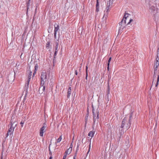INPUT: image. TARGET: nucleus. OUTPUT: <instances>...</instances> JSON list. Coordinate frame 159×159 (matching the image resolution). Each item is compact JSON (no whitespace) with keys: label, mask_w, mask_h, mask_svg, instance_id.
Instances as JSON below:
<instances>
[{"label":"nucleus","mask_w":159,"mask_h":159,"mask_svg":"<svg viewBox=\"0 0 159 159\" xmlns=\"http://www.w3.org/2000/svg\"><path fill=\"white\" fill-rule=\"evenodd\" d=\"M130 121L129 120H128L126 117H125L122 121L120 128L122 129L124 128L125 129H128L130 128Z\"/></svg>","instance_id":"obj_1"},{"label":"nucleus","mask_w":159,"mask_h":159,"mask_svg":"<svg viewBox=\"0 0 159 159\" xmlns=\"http://www.w3.org/2000/svg\"><path fill=\"white\" fill-rule=\"evenodd\" d=\"M16 120H14V118H12V116L10 121L11 124L10 128L7 131L8 133H9V134L10 135L12 134L14 129L16 126L17 124L16 123Z\"/></svg>","instance_id":"obj_2"},{"label":"nucleus","mask_w":159,"mask_h":159,"mask_svg":"<svg viewBox=\"0 0 159 159\" xmlns=\"http://www.w3.org/2000/svg\"><path fill=\"white\" fill-rule=\"evenodd\" d=\"M127 25L126 24V21L125 20L124 21L121 20V21L118 23L116 27H118V34H121L122 32V30L125 28V27Z\"/></svg>","instance_id":"obj_3"},{"label":"nucleus","mask_w":159,"mask_h":159,"mask_svg":"<svg viewBox=\"0 0 159 159\" xmlns=\"http://www.w3.org/2000/svg\"><path fill=\"white\" fill-rule=\"evenodd\" d=\"M48 79V74L46 72H42L41 75L40 83L41 84H44L45 82Z\"/></svg>","instance_id":"obj_4"},{"label":"nucleus","mask_w":159,"mask_h":159,"mask_svg":"<svg viewBox=\"0 0 159 159\" xmlns=\"http://www.w3.org/2000/svg\"><path fill=\"white\" fill-rule=\"evenodd\" d=\"M58 42H59V40L58 39L57 40V41H56L55 42V51L54 53V57H53V63H54V61H55V59L56 58V55H57V52L58 51Z\"/></svg>","instance_id":"obj_5"},{"label":"nucleus","mask_w":159,"mask_h":159,"mask_svg":"<svg viewBox=\"0 0 159 159\" xmlns=\"http://www.w3.org/2000/svg\"><path fill=\"white\" fill-rule=\"evenodd\" d=\"M113 1H114L113 0H109V1L107 2L106 7V12H109V10L112 7V5Z\"/></svg>","instance_id":"obj_6"},{"label":"nucleus","mask_w":159,"mask_h":159,"mask_svg":"<svg viewBox=\"0 0 159 159\" xmlns=\"http://www.w3.org/2000/svg\"><path fill=\"white\" fill-rule=\"evenodd\" d=\"M44 84L43 85L40 84V86L39 88V92L40 94H42L44 91L45 89V86Z\"/></svg>","instance_id":"obj_7"},{"label":"nucleus","mask_w":159,"mask_h":159,"mask_svg":"<svg viewBox=\"0 0 159 159\" xmlns=\"http://www.w3.org/2000/svg\"><path fill=\"white\" fill-rule=\"evenodd\" d=\"M92 112L93 115V125H94L96 121V118H95V117L96 116V114L94 112V109L93 105H92Z\"/></svg>","instance_id":"obj_8"},{"label":"nucleus","mask_w":159,"mask_h":159,"mask_svg":"<svg viewBox=\"0 0 159 159\" xmlns=\"http://www.w3.org/2000/svg\"><path fill=\"white\" fill-rule=\"evenodd\" d=\"M54 32L57 33L58 30H60L59 26L58 24L55 23L54 25Z\"/></svg>","instance_id":"obj_9"},{"label":"nucleus","mask_w":159,"mask_h":159,"mask_svg":"<svg viewBox=\"0 0 159 159\" xmlns=\"http://www.w3.org/2000/svg\"><path fill=\"white\" fill-rule=\"evenodd\" d=\"M30 1H29V0H28V1L26 3V7H27V8H26L27 11H26V14L27 15L28 11L29 10V7L30 6Z\"/></svg>","instance_id":"obj_10"},{"label":"nucleus","mask_w":159,"mask_h":159,"mask_svg":"<svg viewBox=\"0 0 159 159\" xmlns=\"http://www.w3.org/2000/svg\"><path fill=\"white\" fill-rule=\"evenodd\" d=\"M99 0H96V11L98 12L99 10V5L98 2Z\"/></svg>","instance_id":"obj_11"},{"label":"nucleus","mask_w":159,"mask_h":159,"mask_svg":"<svg viewBox=\"0 0 159 159\" xmlns=\"http://www.w3.org/2000/svg\"><path fill=\"white\" fill-rule=\"evenodd\" d=\"M67 93V98H69L70 97V94L71 93V87H69L68 89Z\"/></svg>","instance_id":"obj_12"},{"label":"nucleus","mask_w":159,"mask_h":159,"mask_svg":"<svg viewBox=\"0 0 159 159\" xmlns=\"http://www.w3.org/2000/svg\"><path fill=\"white\" fill-rule=\"evenodd\" d=\"M29 84L26 83L24 87V90L25 91V95L26 94L28 93V90L29 88Z\"/></svg>","instance_id":"obj_13"},{"label":"nucleus","mask_w":159,"mask_h":159,"mask_svg":"<svg viewBox=\"0 0 159 159\" xmlns=\"http://www.w3.org/2000/svg\"><path fill=\"white\" fill-rule=\"evenodd\" d=\"M70 153H69V150H66L65 152L64 156L62 159H66V157L67 156V154H69Z\"/></svg>","instance_id":"obj_14"},{"label":"nucleus","mask_w":159,"mask_h":159,"mask_svg":"<svg viewBox=\"0 0 159 159\" xmlns=\"http://www.w3.org/2000/svg\"><path fill=\"white\" fill-rule=\"evenodd\" d=\"M95 133V131H90L88 134V135L89 136L91 137V138L93 137Z\"/></svg>","instance_id":"obj_15"},{"label":"nucleus","mask_w":159,"mask_h":159,"mask_svg":"<svg viewBox=\"0 0 159 159\" xmlns=\"http://www.w3.org/2000/svg\"><path fill=\"white\" fill-rule=\"evenodd\" d=\"M79 145L78 144L77 145V147L75 152V155L73 157V159H76V156L77 155V151L79 150Z\"/></svg>","instance_id":"obj_16"},{"label":"nucleus","mask_w":159,"mask_h":159,"mask_svg":"<svg viewBox=\"0 0 159 159\" xmlns=\"http://www.w3.org/2000/svg\"><path fill=\"white\" fill-rule=\"evenodd\" d=\"M38 68V65L37 63H36L35 65L34 66V73H33V76L36 73V71H37V69Z\"/></svg>","instance_id":"obj_17"},{"label":"nucleus","mask_w":159,"mask_h":159,"mask_svg":"<svg viewBox=\"0 0 159 159\" xmlns=\"http://www.w3.org/2000/svg\"><path fill=\"white\" fill-rule=\"evenodd\" d=\"M129 15V14L125 13L122 19V20H123V21H124L125 20H126L127 17H128V16Z\"/></svg>","instance_id":"obj_18"},{"label":"nucleus","mask_w":159,"mask_h":159,"mask_svg":"<svg viewBox=\"0 0 159 159\" xmlns=\"http://www.w3.org/2000/svg\"><path fill=\"white\" fill-rule=\"evenodd\" d=\"M89 116V113H88L86 114V116H85V125H86V124L88 122Z\"/></svg>","instance_id":"obj_19"},{"label":"nucleus","mask_w":159,"mask_h":159,"mask_svg":"<svg viewBox=\"0 0 159 159\" xmlns=\"http://www.w3.org/2000/svg\"><path fill=\"white\" fill-rule=\"evenodd\" d=\"M124 134L123 130L122 129H120L119 132V134L120 135L119 139H120L121 136L122 135Z\"/></svg>","instance_id":"obj_20"},{"label":"nucleus","mask_w":159,"mask_h":159,"mask_svg":"<svg viewBox=\"0 0 159 159\" xmlns=\"http://www.w3.org/2000/svg\"><path fill=\"white\" fill-rule=\"evenodd\" d=\"M29 71H30V73L28 75V78L31 79V76L32 75V72L31 70H30V66H29Z\"/></svg>","instance_id":"obj_21"},{"label":"nucleus","mask_w":159,"mask_h":159,"mask_svg":"<svg viewBox=\"0 0 159 159\" xmlns=\"http://www.w3.org/2000/svg\"><path fill=\"white\" fill-rule=\"evenodd\" d=\"M47 124L45 123L43 124V126L40 128L43 131H45V128L47 127Z\"/></svg>","instance_id":"obj_22"},{"label":"nucleus","mask_w":159,"mask_h":159,"mask_svg":"<svg viewBox=\"0 0 159 159\" xmlns=\"http://www.w3.org/2000/svg\"><path fill=\"white\" fill-rule=\"evenodd\" d=\"M45 131H43L41 129H40V136L42 137L43 136L44 132H45Z\"/></svg>","instance_id":"obj_23"},{"label":"nucleus","mask_w":159,"mask_h":159,"mask_svg":"<svg viewBox=\"0 0 159 159\" xmlns=\"http://www.w3.org/2000/svg\"><path fill=\"white\" fill-rule=\"evenodd\" d=\"M107 98H108V94H110V87L109 85V83H108V85L107 86Z\"/></svg>","instance_id":"obj_24"},{"label":"nucleus","mask_w":159,"mask_h":159,"mask_svg":"<svg viewBox=\"0 0 159 159\" xmlns=\"http://www.w3.org/2000/svg\"><path fill=\"white\" fill-rule=\"evenodd\" d=\"M51 145V143L50 144H49V147H48L49 151V155H50V156H52V152L51 151L50 148V146Z\"/></svg>","instance_id":"obj_25"},{"label":"nucleus","mask_w":159,"mask_h":159,"mask_svg":"<svg viewBox=\"0 0 159 159\" xmlns=\"http://www.w3.org/2000/svg\"><path fill=\"white\" fill-rule=\"evenodd\" d=\"M86 76L85 77V80H87V78H88V67L87 66H86Z\"/></svg>","instance_id":"obj_26"},{"label":"nucleus","mask_w":159,"mask_h":159,"mask_svg":"<svg viewBox=\"0 0 159 159\" xmlns=\"http://www.w3.org/2000/svg\"><path fill=\"white\" fill-rule=\"evenodd\" d=\"M133 115V112H131L129 115V119H128V120H129L130 121L132 119Z\"/></svg>","instance_id":"obj_27"},{"label":"nucleus","mask_w":159,"mask_h":159,"mask_svg":"<svg viewBox=\"0 0 159 159\" xmlns=\"http://www.w3.org/2000/svg\"><path fill=\"white\" fill-rule=\"evenodd\" d=\"M72 143H71V145H70V147L67 150H69V153H70L71 152V151H72Z\"/></svg>","instance_id":"obj_28"},{"label":"nucleus","mask_w":159,"mask_h":159,"mask_svg":"<svg viewBox=\"0 0 159 159\" xmlns=\"http://www.w3.org/2000/svg\"><path fill=\"white\" fill-rule=\"evenodd\" d=\"M61 139H62V135H61L60 136L59 138L57 139L56 143H58L60 142L61 141Z\"/></svg>","instance_id":"obj_29"},{"label":"nucleus","mask_w":159,"mask_h":159,"mask_svg":"<svg viewBox=\"0 0 159 159\" xmlns=\"http://www.w3.org/2000/svg\"><path fill=\"white\" fill-rule=\"evenodd\" d=\"M159 81V75H157V82H156V85H155V86L156 87L157 86V85L158 84Z\"/></svg>","instance_id":"obj_30"},{"label":"nucleus","mask_w":159,"mask_h":159,"mask_svg":"<svg viewBox=\"0 0 159 159\" xmlns=\"http://www.w3.org/2000/svg\"><path fill=\"white\" fill-rule=\"evenodd\" d=\"M96 113H97V118L98 119L99 118V111L98 110V109H97Z\"/></svg>","instance_id":"obj_31"},{"label":"nucleus","mask_w":159,"mask_h":159,"mask_svg":"<svg viewBox=\"0 0 159 159\" xmlns=\"http://www.w3.org/2000/svg\"><path fill=\"white\" fill-rule=\"evenodd\" d=\"M50 45V41H48L47 42V43H46V48H47L48 49V48L49 47V46Z\"/></svg>","instance_id":"obj_32"},{"label":"nucleus","mask_w":159,"mask_h":159,"mask_svg":"<svg viewBox=\"0 0 159 159\" xmlns=\"http://www.w3.org/2000/svg\"><path fill=\"white\" fill-rule=\"evenodd\" d=\"M108 12H107V14H106L105 13L104 14V15L103 17V18H105V19H106V18H107V13Z\"/></svg>","instance_id":"obj_33"},{"label":"nucleus","mask_w":159,"mask_h":159,"mask_svg":"<svg viewBox=\"0 0 159 159\" xmlns=\"http://www.w3.org/2000/svg\"><path fill=\"white\" fill-rule=\"evenodd\" d=\"M159 65V62L158 63V64H157V61H156V62L154 64V67L155 66H158Z\"/></svg>","instance_id":"obj_34"},{"label":"nucleus","mask_w":159,"mask_h":159,"mask_svg":"<svg viewBox=\"0 0 159 159\" xmlns=\"http://www.w3.org/2000/svg\"><path fill=\"white\" fill-rule=\"evenodd\" d=\"M111 57H110L109 58V59H108V62H107V64H109L110 65V63L111 61Z\"/></svg>","instance_id":"obj_35"},{"label":"nucleus","mask_w":159,"mask_h":159,"mask_svg":"<svg viewBox=\"0 0 159 159\" xmlns=\"http://www.w3.org/2000/svg\"><path fill=\"white\" fill-rule=\"evenodd\" d=\"M24 123V121H21V122H20V124L21 125V126L22 127H23V125Z\"/></svg>","instance_id":"obj_36"},{"label":"nucleus","mask_w":159,"mask_h":159,"mask_svg":"<svg viewBox=\"0 0 159 159\" xmlns=\"http://www.w3.org/2000/svg\"><path fill=\"white\" fill-rule=\"evenodd\" d=\"M159 60V57H157L156 59V61H157V64H158V63L159 62L158 60Z\"/></svg>","instance_id":"obj_37"},{"label":"nucleus","mask_w":159,"mask_h":159,"mask_svg":"<svg viewBox=\"0 0 159 159\" xmlns=\"http://www.w3.org/2000/svg\"><path fill=\"white\" fill-rule=\"evenodd\" d=\"M133 19H130V20H129V21L128 23L127 24V25H129V24L132 21H133Z\"/></svg>","instance_id":"obj_38"},{"label":"nucleus","mask_w":159,"mask_h":159,"mask_svg":"<svg viewBox=\"0 0 159 159\" xmlns=\"http://www.w3.org/2000/svg\"><path fill=\"white\" fill-rule=\"evenodd\" d=\"M30 78H28V80H27V82L26 83H27V84H29L30 81Z\"/></svg>","instance_id":"obj_39"},{"label":"nucleus","mask_w":159,"mask_h":159,"mask_svg":"<svg viewBox=\"0 0 159 159\" xmlns=\"http://www.w3.org/2000/svg\"><path fill=\"white\" fill-rule=\"evenodd\" d=\"M90 143L89 145V150H88V152H87V154H88L89 153V152L90 151Z\"/></svg>","instance_id":"obj_40"},{"label":"nucleus","mask_w":159,"mask_h":159,"mask_svg":"<svg viewBox=\"0 0 159 159\" xmlns=\"http://www.w3.org/2000/svg\"><path fill=\"white\" fill-rule=\"evenodd\" d=\"M152 7H150V9L151 10H152V11H153L154 10L153 8H154V7L153 6H152Z\"/></svg>","instance_id":"obj_41"},{"label":"nucleus","mask_w":159,"mask_h":159,"mask_svg":"<svg viewBox=\"0 0 159 159\" xmlns=\"http://www.w3.org/2000/svg\"><path fill=\"white\" fill-rule=\"evenodd\" d=\"M57 33L54 32V37L55 39H56L57 37Z\"/></svg>","instance_id":"obj_42"},{"label":"nucleus","mask_w":159,"mask_h":159,"mask_svg":"<svg viewBox=\"0 0 159 159\" xmlns=\"http://www.w3.org/2000/svg\"><path fill=\"white\" fill-rule=\"evenodd\" d=\"M157 57H159V48L157 50Z\"/></svg>","instance_id":"obj_43"},{"label":"nucleus","mask_w":159,"mask_h":159,"mask_svg":"<svg viewBox=\"0 0 159 159\" xmlns=\"http://www.w3.org/2000/svg\"><path fill=\"white\" fill-rule=\"evenodd\" d=\"M109 64H108L107 65V70H109Z\"/></svg>","instance_id":"obj_44"},{"label":"nucleus","mask_w":159,"mask_h":159,"mask_svg":"<svg viewBox=\"0 0 159 159\" xmlns=\"http://www.w3.org/2000/svg\"><path fill=\"white\" fill-rule=\"evenodd\" d=\"M158 66H155V67H154V70L157 71V67Z\"/></svg>","instance_id":"obj_45"},{"label":"nucleus","mask_w":159,"mask_h":159,"mask_svg":"<svg viewBox=\"0 0 159 159\" xmlns=\"http://www.w3.org/2000/svg\"><path fill=\"white\" fill-rule=\"evenodd\" d=\"M75 75H77L78 72H77V70H75Z\"/></svg>","instance_id":"obj_46"},{"label":"nucleus","mask_w":159,"mask_h":159,"mask_svg":"<svg viewBox=\"0 0 159 159\" xmlns=\"http://www.w3.org/2000/svg\"><path fill=\"white\" fill-rule=\"evenodd\" d=\"M154 80H155L154 79V78H153V80H152V86L153 84V83H154H154H155V81H154Z\"/></svg>","instance_id":"obj_47"},{"label":"nucleus","mask_w":159,"mask_h":159,"mask_svg":"<svg viewBox=\"0 0 159 159\" xmlns=\"http://www.w3.org/2000/svg\"><path fill=\"white\" fill-rule=\"evenodd\" d=\"M156 78V75H153V78H154V80H155Z\"/></svg>","instance_id":"obj_48"},{"label":"nucleus","mask_w":159,"mask_h":159,"mask_svg":"<svg viewBox=\"0 0 159 159\" xmlns=\"http://www.w3.org/2000/svg\"><path fill=\"white\" fill-rule=\"evenodd\" d=\"M9 134V133H8V132L7 131V133L6 135V136L7 137V136H8Z\"/></svg>","instance_id":"obj_49"},{"label":"nucleus","mask_w":159,"mask_h":159,"mask_svg":"<svg viewBox=\"0 0 159 159\" xmlns=\"http://www.w3.org/2000/svg\"><path fill=\"white\" fill-rule=\"evenodd\" d=\"M156 72L157 71L154 70V75H156Z\"/></svg>","instance_id":"obj_50"},{"label":"nucleus","mask_w":159,"mask_h":159,"mask_svg":"<svg viewBox=\"0 0 159 159\" xmlns=\"http://www.w3.org/2000/svg\"><path fill=\"white\" fill-rule=\"evenodd\" d=\"M52 156H50L49 159H52Z\"/></svg>","instance_id":"obj_51"},{"label":"nucleus","mask_w":159,"mask_h":159,"mask_svg":"<svg viewBox=\"0 0 159 159\" xmlns=\"http://www.w3.org/2000/svg\"><path fill=\"white\" fill-rule=\"evenodd\" d=\"M87 113H89V111H88V109L87 110Z\"/></svg>","instance_id":"obj_52"},{"label":"nucleus","mask_w":159,"mask_h":159,"mask_svg":"<svg viewBox=\"0 0 159 159\" xmlns=\"http://www.w3.org/2000/svg\"><path fill=\"white\" fill-rule=\"evenodd\" d=\"M83 139H83L82 140V142L83 143Z\"/></svg>","instance_id":"obj_53"},{"label":"nucleus","mask_w":159,"mask_h":159,"mask_svg":"<svg viewBox=\"0 0 159 159\" xmlns=\"http://www.w3.org/2000/svg\"><path fill=\"white\" fill-rule=\"evenodd\" d=\"M2 152H3V148L2 149Z\"/></svg>","instance_id":"obj_54"},{"label":"nucleus","mask_w":159,"mask_h":159,"mask_svg":"<svg viewBox=\"0 0 159 159\" xmlns=\"http://www.w3.org/2000/svg\"><path fill=\"white\" fill-rule=\"evenodd\" d=\"M128 143H129V140H128Z\"/></svg>","instance_id":"obj_55"},{"label":"nucleus","mask_w":159,"mask_h":159,"mask_svg":"<svg viewBox=\"0 0 159 159\" xmlns=\"http://www.w3.org/2000/svg\"><path fill=\"white\" fill-rule=\"evenodd\" d=\"M1 159H2V157H1Z\"/></svg>","instance_id":"obj_56"},{"label":"nucleus","mask_w":159,"mask_h":159,"mask_svg":"<svg viewBox=\"0 0 159 159\" xmlns=\"http://www.w3.org/2000/svg\"><path fill=\"white\" fill-rule=\"evenodd\" d=\"M156 126H157V124H156V125H155V127H156Z\"/></svg>","instance_id":"obj_57"},{"label":"nucleus","mask_w":159,"mask_h":159,"mask_svg":"<svg viewBox=\"0 0 159 159\" xmlns=\"http://www.w3.org/2000/svg\"><path fill=\"white\" fill-rule=\"evenodd\" d=\"M59 35H60V34H59Z\"/></svg>","instance_id":"obj_58"},{"label":"nucleus","mask_w":159,"mask_h":159,"mask_svg":"<svg viewBox=\"0 0 159 159\" xmlns=\"http://www.w3.org/2000/svg\"><path fill=\"white\" fill-rule=\"evenodd\" d=\"M29 1H30V0H28Z\"/></svg>","instance_id":"obj_59"},{"label":"nucleus","mask_w":159,"mask_h":159,"mask_svg":"<svg viewBox=\"0 0 159 159\" xmlns=\"http://www.w3.org/2000/svg\"><path fill=\"white\" fill-rule=\"evenodd\" d=\"M114 1H115V0H113Z\"/></svg>","instance_id":"obj_60"}]
</instances>
